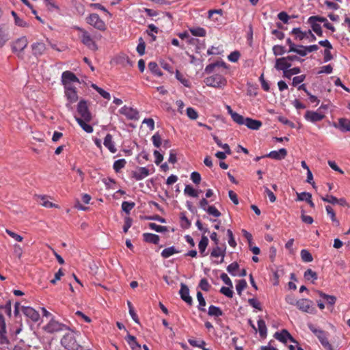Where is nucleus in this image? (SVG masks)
Returning <instances> with one entry per match:
<instances>
[{
  "label": "nucleus",
  "mask_w": 350,
  "mask_h": 350,
  "mask_svg": "<svg viewBox=\"0 0 350 350\" xmlns=\"http://www.w3.org/2000/svg\"><path fill=\"white\" fill-rule=\"evenodd\" d=\"M76 29L79 31V38L84 45H85L89 49L94 51L98 49L97 44L91 37L90 34L85 29L79 27H77Z\"/></svg>",
  "instance_id": "1"
},
{
  "label": "nucleus",
  "mask_w": 350,
  "mask_h": 350,
  "mask_svg": "<svg viewBox=\"0 0 350 350\" xmlns=\"http://www.w3.org/2000/svg\"><path fill=\"white\" fill-rule=\"evenodd\" d=\"M61 344L68 350H77L79 347L72 332L65 334L61 340Z\"/></svg>",
  "instance_id": "2"
},
{
  "label": "nucleus",
  "mask_w": 350,
  "mask_h": 350,
  "mask_svg": "<svg viewBox=\"0 0 350 350\" xmlns=\"http://www.w3.org/2000/svg\"><path fill=\"white\" fill-rule=\"evenodd\" d=\"M309 329L312 332H313L316 336L319 338V341L321 342V345L328 350H332V347L331 344L329 342L328 338H327V334L323 330L318 329L314 327L312 325H310Z\"/></svg>",
  "instance_id": "3"
},
{
  "label": "nucleus",
  "mask_w": 350,
  "mask_h": 350,
  "mask_svg": "<svg viewBox=\"0 0 350 350\" xmlns=\"http://www.w3.org/2000/svg\"><path fill=\"white\" fill-rule=\"evenodd\" d=\"M204 83L206 85L221 88L226 85V79L221 75H215L205 78Z\"/></svg>",
  "instance_id": "4"
},
{
  "label": "nucleus",
  "mask_w": 350,
  "mask_h": 350,
  "mask_svg": "<svg viewBox=\"0 0 350 350\" xmlns=\"http://www.w3.org/2000/svg\"><path fill=\"white\" fill-rule=\"evenodd\" d=\"M87 23L100 31H105L106 29L105 22L97 14L93 13L90 14L87 18Z\"/></svg>",
  "instance_id": "5"
},
{
  "label": "nucleus",
  "mask_w": 350,
  "mask_h": 350,
  "mask_svg": "<svg viewBox=\"0 0 350 350\" xmlns=\"http://www.w3.org/2000/svg\"><path fill=\"white\" fill-rule=\"evenodd\" d=\"M77 113L80 116L79 118L84 119L86 121H90L92 120V115L89 111L87 102L84 100H81L77 105Z\"/></svg>",
  "instance_id": "6"
},
{
  "label": "nucleus",
  "mask_w": 350,
  "mask_h": 350,
  "mask_svg": "<svg viewBox=\"0 0 350 350\" xmlns=\"http://www.w3.org/2000/svg\"><path fill=\"white\" fill-rule=\"evenodd\" d=\"M297 308L306 313H313L314 311V308L313 307V302L308 299H301L296 301Z\"/></svg>",
  "instance_id": "7"
},
{
  "label": "nucleus",
  "mask_w": 350,
  "mask_h": 350,
  "mask_svg": "<svg viewBox=\"0 0 350 350\" xmlns=\"http://www.w3.org/2000/svg\"><path fill=\"white\" fill-rule=\"evenodd\" d=\"M67 328V327L54 320V319H51L49 323L44 327V330L48 332V333H54V332H60V331H63L64 329H66Z\"/></svg>",
  "instance_id": "8"
},
{
  "label": "nucleus",
  "mask_w": 350,
  "mask_h": 350,
  "mask_svg": "<svg viewBox=\"0 0 350 350\" xmlns=\"http://www.w3.org/2000/svg\"><path fill=\"white\" fill-rule=\"evenodd\" d=\"M62 81L64 88H66L68 86H72V83L79 82V79L73 72L67 70L62 73Z\"/></svg>",
  "instance_id": "9"
},
{
  "label": "nucleus",
  "mask_w": 350,
  "mask_h": 350,
  "mask_svg": "<svg viewBox=\"0 0 350 350\" xmlns=\"http://www.w3.org/2000/svg\"><path fill=\"white\" fill-rule=\"evenodd\" d=\"M119 111L122 115L126 116L129 120H137L139 118L138 111L126 105L123 106Z\"/></svg>",
  "instance_id": "10"
},
{
  "label": "nucleus",
  "mask_w": 350,
  "mask_h": 350,
  "mask_svg": "<svg viewBox=\"0 0 350 350\" xmlns=\"http://www.w3.org/2000/svg\"><path fill=\"white\" fill-rule=\"evenodd\" d=\"M304 118L307 121L315 123L321 121L325 118V115L318 111L308 110L306 112Z\"/></svg>",
  "instance_id": "11"
},
{
  "label": "nucleus",
  "mask_w": 350,
  "mask_h": 350,
  "mask_svg": "<svg viewBox=\"0 0 350 350\" xmlns=\"http://www.w3.org/2000/svg\"><path fill=\"white\" fill-rule=\"evenodd\" d=\"M23 313L33 322H37L40 319L39 313L33 308L29 306H22Z\"/></svg>",
  "instance_id": "12"
},
{
  "label": "nucleus",
  "mask_w": 350,
  "mask_h": 350,
  "mask_svg": "<svg viewBox=\"0 0 350 350\" xmlns=\"http://www.w3.org/2000/svg\"><path fill=\"white\" fill-rule=\"evenodd\" d=\"M31 48L33 55L37 57L42 55L46 49V44L42 41L33 42Z\"/></svg>",
  "instance_id": "13"
},
{
  "label": "nucleus",
  "mask_w": 350,
  "mask_h": 350,
  "mask_svg": "<svg viewBox=\"0 0 350 350\" xmlns=\"http://www.w3.org/2000/svg\"><path fill=\"white\" fill-rule=\"evenodd\" d=\"M274 337L283 343H286L288 340L293 343L297 342L286 329H282L280 332H275Z\"/></svg>",
  "instance_id": "14"
},
{
  "label": "nucleus",
  "mask_w": 350,
  "mask_h": 350,
  "mask_svg": "<svg viewBox=\"0 0 350 350\" xmlns=\"http://www.w3.org/2000/svg\"><path fill=\"white\" fill-rule=\"evenodd\" d=\"M179 294L181 299L188 305L191 306L193 304V299L189 295V289L187 285L183 283L181 284Z\"/></svg>",
  "instance_id": "15"
},
{
  "label": "nucleus",
  "mask_w": 350,
  "mask_h": 350,
  "mask_svg": "<svg viewBox=\"0 0 350 350\" xmlns=\"http://www.w3.org/2000/svg\"><path fill=\"white\" fill-rule=\"evenodd\" d=\"M8 340L6 336V324L4 317L0 313V344H8Z\"/></svg>",
  "instance_id": "16"
},
{
  "label": "nucleus",
  "mask_w": 350,
  "mask_h": 350,
  "mask_svg": "<svg viewBox=\"0 0 350 350\" xmlns=\"http://www.w3.org/2000/svg\"><path fill=\"white\" fill-rule=\"evenodd\" d=\"M287 155V150L285 148H280L279 150H273L265 155L275 160H282Z\"/></svg>",
  "instance_id": "17"
},
{
  "label": "nucleus",
  "mask_w": 350,
  "mask_h": 350,
  "mask_svg": "<svg viewBox=\"0 0 350 350\" xmlns=\"http://www.w3.org/2000/svg\"><path fill=\"white\" fill-rule=\"evenodd\" d=\"M28 41L26 37L23 36L16 40L13 44L12 49L14 52H22L27 46Z\"/></svg>",
  "instance_id": "18"
},
{
  "label": "nucleus",
  "mask_w": 350,
  "mask_h": 350,
  "mask_svg": "<svg viewBox=\"0 0 350 350\" xmlns=\"http://www.w3.org/2000/svg\"><path fill=\"white\" fill-rule=\"evenodd\" d=\"M291 66V63L288 62L286 57L276 59L275 68L278 70H282L283 72Z\"/></svg>",
  "instance_id": "19"
},
{
  "label": "nucleus",
  "mask_w": 350,
  "mask_h": 350,
  "mask_svg": "<svg viewBox=\"0 0 350 350\" xmlns=\"http://www.w3.org/2000/svg\"><path fill=\"white\" fill-rule=\"evenodd\" d=\"M65 94L70 103H75L78 100L76 89L72 86L65 88Z\"/></svg>",
  "instance_id": "20"
},
{
  "label": "nucleus",
  "mask_w": 350,
  "mask_h": 350,
  "mask_svg": "<svg viewBox=\"0 0 350 350\" xmlns=\"http://www.w3.org/2000/svg\"><path fill=\"white\" fill-rule=\"evenodd\" d=\"M132 174L133 178L137 180H142L150 174L149 170L145 167L137 168L135 171L133 172Z\"/></svg>",
  "instance_id": "21"
},
{
  "label": "nucleus",
  "mask_w": 350,
  "mask_h": 350,
  "mask_svg": "<svg viewBox=\"0 0 350 350\" xmlns=\"http://www.w3.org/2000/svg\"><path fill=\"white\" fill-rule=\"evenodd\" d=\"M103 144L111 153L116 152L117 148L115 146V144L111 134H107L104 139Z\"/></svg>",
  "instance_id": "22"
},
{
  "label": "nucleus",
  "mask_w": 350,
  "mask_h": 350,
  "mask_svg": "<svg viewBox=\"0 0 350 350\" xmlns=\"http://www.w3.org/2000/svg\"><path fill=\"white\" fill-rule=\"evenodd\" d=\"M244 125H245L250 129L258 130L262 125V123L260 120H254L250 118H246Z\"/></svg>",
  "instance_id": "23"
},
{
  "label": "nucleus",
  "mask_w": 350,
  "mask_h": 350,
  "mask_svg": "<svg viewBox=\"0 0 350 350\" xmlns=\"http://www.w3.org/2000/svg\"><path fill=\"white\" fill-rule=\"evenodd\" d=\"M335 127H338L342 132L350 131V120L347 118H340L338 125L334 124Z\"/></svg>",
  "instance_id": "24"
},
{
  "label": "nucleus",
  "mask_w": 350,
  "mask_h": 350,
  "mask_svg": "<svg viewBox=\"0 0 350 350\" xmlns=\"http://www.w3.org/2000/svg\"><path fill=\"white\" fill-rule=\"evenodd\" d=\"M217 67H224L225 68H227L226 64L224 61H217L215 63L210 64L207 65L205 68L204 72L206 74H211L213 72L214 69Z\"/></svg>",
  "instance_id": "25"
},
{
  "label": "nucleus",
  "mask_w": 350,
  "mask_h": 350,
  "mask_svg": "<svg viewBox=\"0 0 350 350\" xmlns=\"http://www.w3.org/2000/svg\"><path fill=\"white\" fill-rule=\"evenodd\" d=\"M75 118L77 123L80 125V126L88 133H91L93 132V127L87 124L89 121H86L84 119L79 118L78 116H75Z\"/></svg>",
  "instance_id": "26"
},
{
  "label": "nucleus",
  "mask_w": 350,
  "mask_h": 350,
  "mask_svg": "<svg viewBox=\"0 0 350 350\" xmlns=\"http://www.w3.org/2000/svg\"><path fill=\"white\" fill-rule=\"evenodd\" d=\"M144 241L153 244H158L159 242V237L157 234L152 233H144L143 234Z\"/></svg>",
  "instance_id": "27"
},
{
  "label": "nucleus",
  "mask_w": 350,
  "mask_h": 350,
  "mask_svg": "<svg viewBox=\"0 0 350 350\" xmlns=\"http://www.w3.org/2000/svg\"><path fill=\"white\" fill-rule=\"evenodd\" d=\"M291 33L295 36V39L297 40L308 38V31H303L300 28H293Z\"/></svg>",
  "instance_id": "28"
},
{
  "label": "nucleus",
  "mask_w": 350,
  "mask_h": 350,
  "mask_svg": "<svg viewBox=\"0 0 350 350\" xmlns=\"http://www.w3.org/2000/svg\"><path fill=\"white\" fill-rule=\"evenodd\" d=\"M37 201L43 206L46 208H58V206L47 200V197L44 196H38Z\"/></svg>",
  "instance_id": "29"
},
{
  "label": "nucleus",
  "mask_w": 350,
  "mask_h": 350,
  "mask_svg": "<svg viewBox=\"0 0 350 350\" xmlns=\"http://www.w3.org/2000/svg\"><path fill=\"white\" fill-rule=\"evenodd\" d=\"M208 244V239L207 237L202 235L200 241L198 243V249L200 254L202 256H205L206 254H205V250Z\"/></svg>",
  "instance_id": "30"
},
{
  "label": "nucleus",
  "mask_w": 350,
  "mask_h": 350,
  "mask_svg": "<svg viewBox=\"0 0 350 350\" xmlns=\"http://www.w3.org/2000/svg\"><path fill=\"white\" fill-rule=\"evenodd\" d=\"M226 254V247L221 248L219 246H216L211 253V256L214 258H217L219 256L221 257V262L224 261V258Z\"/></svg>",
  "instance_id": "31"
},
{
  "label": "nucleus",
  "mask_w": 350,
  "mask_h": 350,
  "mask_svg": "<svg viewBox=\"0 0 350 350\" xmlns=\"http://www.w3.org/2000/svg\"><path fill=\"white\" fill-rule=\"evenodd\" d=\"M325 209H326L327 214L329 216L334 225L335 226H338L340 225V221L336 218V213H335L334 209L330 206H326Z\"/></svg>",
  "instance_id": "32"
},
{
  "label": "nucleus",
  "mask_w": 350,
  "mask_h": 350,
  "mask_svg": "<svg viewBox=\"0 0 350 350\" xmlns=\"http://www.w3.org/2000/svg\"><path fill=\"white\" fill-rule=\"evenodd\" d=\"M223 10L221 9L211 10L208 11V18L213 21H218L222 16Z\"/></svg>",
  "instance_id": "33"
},
{
  "label": "nucleus",
  "mask_w": 350,
  "mask_h": 350,
  "mask_svg": "<svg viewBox=\"0 0 350 350\" xmlns=\"http://www.w3.org/2000/svg\"><path fill=\"white\" fill-rule=\"evenodd\" d=\"M258 330L259 332L260 336L262 338H265L267 336V326L265 324V322L263 319H259L258 320Z\"/></svg>",
  "instance_id": "34"
},
{
  "label": "nucleus",
  "mask_w": 350,
  "mask_h": 350,
  "mask_svg": "<svg viewBox=\"0 0 350 350\" xmlns=\"http://www.w3.org/2000/svg\"><path fill=\"white\" fill-rule=\"evenodd\" d=\"M208 314L211 317H219L223 315L220 308L211 305L208 308Z\"/></svg>",
  "instance_id": "35"
},
{
  "label": "nucleus",
  "mask_w": 350,
  "mask_h": 350,
  "mask_svg": "<svg viewBox=\"0 0 350 350\" xmlns=\"http://www.w3.org/2000/svg\"><path fill=\"white\" fill-rule=\"evenodd\" d=\"M127 342L131 347L132 350H141V345L137 342L136 338L133 336L129 335Z\"/></svg>",
  "instance_id": "36"
},
{
  "label": "nucleus",
  "mask_w": 350,
  "mask_h": 350,
  "mask_svg": "<svg viewBox=\"0 0 350 350\" xmlns=\"http://www.w3.org/2000/svg\"><path fill=\"white\" fill-rule=\"evenodd\" d=\"M178 253V251L176 250V248L174 246L169 247L167 248H165L161 252V256L164 258H167L170 257L171 256Z\"/></svg>",
  "instance_id": "37"
},
{
  "label": "nucleus",
  "mask_w": 350,
  "mask_h": 350,
  "mask_svg": "<svg viewBox=\"0 0 350 350\" xmlns=\"http://www.w3.org/2000/svg\"><path fill=\"white\" fill-rule=\"evenodd\" d=\"M197 299L199 302V305L198 306V310L202 312H205L206 301L200 291L197 292Z\"/></svg>",
  "instance_id": "38"
},
{
  "label": "nucleus",
  "mask_w": 350,
  "mask_h": 350,
  "mask_svg": "<svg viewBox=\"0 0 350 350\" xmlns=\"http://www.w3.org/2000/svg\"><path fill=\"white\" fill-rule=\"evenodd\" d=\"M319 296L323 298L327 304L334 305L336 301L334 296L327 295L321 291H317Z\"/></svg>",
  "instance_id": "39"
},
{
  "label": "nucleus",
  "mask_w": 350,
  "mask_h": 350,
  "mask_svg": "<svg viewBox=\"0 0 350 350\" xmlns=\"http://www.w3.org/2000/svg\"><path fill=\"white\" fill-rule=\"evenodd\" d=\"M148 69L155 75L161 77L162 76V72L159 68L157 64L154 62H151L148 65Z\"/></svg>",
  "instance_id": "40"
},
{
  "label": "nucleus",
  "mask_w": 350,
  "mask_h": 350,
  "mask_svg": "<svg viewBox=\"0 0 350 350\" xmlns=\"http://www.w3.org/2000/svg\"><path fill=\"white\" fill-rule=\"evenodd\" d=\"M91 86H92V88L93 89H94L104 98L107 99V100H110L111 96H110V94L109 92H107V91L104 90L101 88H99L96 84L93 83V84H92Z\"/></svg>",
  "instance_id": "41"
},
{
  "label": "nucleus",
  "mask_w": 350,
  "mask_h": 350,
  "mask_svg": "<svg viewBox=\"0 0 350 350\" xmlns=\"http://www.w3.org/2000/svg\"><path fill=\"white\" fill-rule=\"evenodd\" d=\"M8 40V34L5 31L3 27L0 25V48L3 47Z\"/></svg>",
  "instance_id": "42"
},
{
  "label": "nucleus",
  "mask_w": 350,
  "mask_h": 350,
  "mask_svg": "<svg viewBox=\"0 0 350 350\" xmlns=\"http://www.w3.org/2000/svg\"><path fill=\"white\" fill-rule=\"evenodd\" d=\"M304 278L307 280H311L312 282H314L318 278L317 273L310 269H308L305 271Z\"/></svg>",
  "instance_id": "43"
},
{
  "label": "nucleus",
  "mask_w": 350,
  "mask_h": 350,
  "mask_svg": "<svg viewBox=\"0 0 350 350\" xmlns=\"http://www.w3.org/2000/svg\"><path fill=\"white\" fill-rule=\"evenodd\" d=\"M300 72H301V70L299 67H295V68H293L291 69L288 68L285 72H284L283 76H284V77L291 79V77L293 75L299 74Z\"/></svg>",
  "instance_id": "44"
},
{
  "label": "nucleus",
  "mask_w": 350,
  "mask_h": 350,
  "mask_svg": "<svg viewBox=\"0 0 350 350\" xmlns=\"http://www.w3.org/2000/svg\"><path fill=\"white\" fill-rule=\"evenodd\" d=\"M126 161L124 159L116 160L113 165L115 172H118L121 169L124 168Z\"/></svg>",
  "instance_id": "45"
},
{
  "label": "nucleus",
  "mask_w": 350,
  "mask_h": 350,
  "mask_svg": "<svg viewBox=\"0 0 350 350\" xmlns=\"http://www.w3.org/2000/svg\"><path fill=\"white\" fill-rule=\"evenodd\" d=\"M127 305H128V307H129V314H130L131 318L133 319V320L135 323L139 324V318L137 317V314H136V312L134 310V308L133 306L132 303L130 301H127Z\"/></svg>",
  "instance_id": "46"
},
{
  "label": "nucleus",
  "mask_w": 350,
  "mask_h": 350,
  "mask_svg": "<svg viewBox=\"0 0 350 350\" xmlns=\"http://www.w3.org/2000/svg\"><path fill=\"white\" fill-rule=\"evenodd\" d=\"M300 254L302 260L305 262H310L313 260L312 254L307 250H302Z\"/></svg>",
  "instance_id": "47"
},
{
  "label": "nucleus",
  "mask_w": 350,
  "mask_h": 350,
  "mask_svg": "<svg viewBox=\"0 0 350 350\" xmlns=\"http://www.w3.org/2000/svg\"><path fill=\"white\" fill-rule=\"evenodd\" d=\"M135 204L133 202L124 201L122 203V209L123 211L129 214L131 211L135 207Z\"/></svg>",
  "instance_id": "48"
},
{
  "label": "nucleus",
  "mask_w": 350,
  "mask_h": 350,
  "mask_svg": "<svg viewBox=\"0 0 350 350\" xmlns=\"http://www.w3.org/2000/svg\"><path fill=\"white\" fill-rule=\"evenodd\" d=\"M232 119L239 125H244L246 120V118H245L237 112L232 113Z\"/></svg>",
  "instance_id": "49"
},
{
  "label": "nucleus",
  "mask_w": 350,
  "mask_h": 350,
  "mask_svg": "<svg viewBox=\"0 0 350 350\" xmlns=\"http://www.w3.org/2000/svg\"><path fill=\"white\" fill-rule=\"evenodd\" d=\"M213 139L219 147L222 148L225 150L226 154H230L231 153V150H230V146H228V144H222L221 140L217 136H214Z\"/></svg>",
  "instance_id": "50"
},
{
  "label": "nucleus",
  "mask_w": 350,
  "mask_h": 350,
  "mask_svg": "<svg viewBox=\"0 0 350 350\" xmlns=\"http://www.w3.org/2000/svg\"><path fill=\"white\" fill-rule=\"evenodd\" d=\"M308 23L310 24L312 29L317 34V36H323V31L320 24H319L318 23H314L313 21H308Z\"/></svg>",
  "instance_id": "51"
},
{
  "label": "nucleus",
  "mask_w": 350,
  "mask_h": 350,
  "mask_svg": "<svg viewBox=\"0 0 350 350\" xmlns=\"http://www.w3.org/2000/svg\"><path fill=\"white\" fill-rule=\"evenodd\" d=\"M184 192L185 194L193 197V198H197L198 197V192L195 190L191 185H187L185 186Z\"/></svg>",
  "instance_id": "52"
},
{
  "label": "nucleus",
  "mask_w": 350,
  "mask_h": 350,
  "mask_svg": "<svg viewBox=\"0 0 350 350\" xmlns=\"http://www.w3.org/2000/svg\"><path fill=\"white\" fill-rule=\"evenodd\" d=\"M190 32L195 36L204 37L206 36V30L202 27L190 29Z\"/></svg>",
  "instance_id": "53"
},
{
  "label": "nucleus",
  "mask_w": 350,
  "mask_h": 350,
  "mask_svg": "<svg viewBox=\"0 0 350 350\" xmlns=\"http://www.w3.org/2000/svg\"><path fill=\"white\" fill-rule=\"evenodd\" d=\"M176 78L185 87L190 86L189 81L184 77L183 74H181L178 70L176 72Z\"/></svg>",
  "instance_id": "54"
},
{
  "label": "nucleus",
  "mask_w": 350,
  "mask_h": 350,
  "mask_svg": "<svg viewBox=\"0 0 350 350\" xmlns=\"http://www.w3.org/2000/svg\"><path fill=\"white\" fill-rule=\"evenodd\" d=\"M239 268V265L237 262H234L230 264L227 267L228 272L233 276L237 275L236 271H237Z\"/></svg>",
  "instance_id": "55"
},
{
  "label": "nucleus",
  "mask_w": 350,
  "mask_h": 350,
  "mask_svg": "<svg viewBox=\"0 0 350 350\" xmlns=\"http://www.w3.org/2000/svg\"><path fill=\"white\" fill-rule=\"evenodd\" d=\"M247 287V282L245 280H240L236 285V290L237 293L241 295L242 291Z\"/></svg>",
  "instance_id": "56"
},
{
  "label": "nucleus",
  "mask_w": 350,
  "mask_h": 350,
  "mask_svg": "<svg viewBox=\"0 0 350 350\" xmlns=\"http://www.w3.org/2000/svg\"><path fill=\"white\" fill-rule=\"evenodd\" d=\"M199 287L202 290V291H209L211 288V286L210 285V284L208 283L207 279L206 278H202L200 280V283H199Z\"/></svg>",
  "instance_id": "57"
},
{
  "label": "nucleus",
  "mask_w": 350,
  "mask_h": 350,
  "mask_svg": "<svg viewBox=\"0 0 350 350\" xmlns=\"http://www.w3.org/2000/svg\"><path fill=\"white\" fill-rule=\"evenodd\" d=\"M209 215L214 216L215 217H219L221 216V213L214 206H208L206 211Z\"/></svg>",
  "instance_id": "58"
},
{
  "label": "nucleus",
  "mask_w": 350,
  "mask_h": 350,
  "mask_svg": "<svg viewBox=\"0 0 350 350\" xmlns=\"http://www.w3.org/2000/svg\"><path fill=\"white\" fill-rule=\"evenodd\" d=\"M148 226L151 230H155L157 232H163L167 230V228L165 226H159L155 223H150Z\"/></svg>",
  "instance_id": "59"
},
{
  "label": "nucleus",
  "mask_w": 350,
  "mask_h": 350,
  "mask_svg": "<svg viewBox=\"0 0 350 350\" xmlns=\"http://www.w3.org/2000/svg\"><path fill=\"white\" fill-rule=\"evenodd\" d=\"M188 342L190 345L195 347H199L202 349L204 346H205L206 342L204 340H197L195 339H189Z\"/></svg>",
  "instance_id": "60"
},
{
  "label": "nucleus",
  "mask_w": 350,
  "mask_h": 350,
  "mask_svg": "<svg viewBox=\"0 0 350 350\" xmlns=\"http://www.w3.org/2000/svg\"><path fill=\"white\" fill-rule=\"evenodd\" d=\"M292 52H295L302 57L306 56L308 54L307 51L306 50V46L303 45L296 46L295 51H293Z\"/></svg>",
  "instance_id": "61"
},
{
  "label": "nucleus",
  "mask_w": 350,
  "mask_h": 350,
  "mask_svg": "<svg viewBox=\"0 0 350 350\" xmlns=\"http://www.w3.org/2000/svg\"><path fill=\"white\" fill-rule=\"evenodd\" d=\"M152 141L153 143V145L159 148L162 144L161 137L159 133H156L152 137Z\"/></svg>",
  "instance_id": "62"
},
{
  "label": "nucleus",
  "mask_w": 350,
  "mask_h": 350,
  "mask_svg": "<svg viewBox=\"0 0 350 350\" xmlns=\"http://www.w3.org/2000/svg\"><path fill=\"white\" fill-rule=\"evenodd\" d=\"M187 115L191 120H196L198 117V112L192 107L187 109Z\"/></svg>",
  "instance_id": "63"
},
{
  "label": "nucleus",
  "mask_w": 350,
  "mask_h": 350,
  "mask_svg": "<svg viewBox=\"0 0 350 350\" xmlns=\"http://www.w3.org/2000/svg\"><path fill=\"white\" fill-rule=\"evenodd\" d=\"M273 52L275 55H281L285 53V48L280 45H275L273 47Z\"/></svg>",
  "instance_id": "64"
}]
</instances>
